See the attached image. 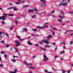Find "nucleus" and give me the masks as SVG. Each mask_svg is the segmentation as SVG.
<instances>
[{
	"label": "nucleus",
	"instance_id": "52",
	"mask_svg": "<svg viewBox=\"0 0 73 73\" xmlns=\"http://www.w3.org/2000/svg\"><path fill=\"white\" fill-rule=\"evenodd\" d=\"M70 70H68V73H70Z\"/></svg>",
	"mask_w": 73,
	"mask_h": 73
},
{
	"label": "nucleus",
	"instance_id": "17",
	"mask_svg": "<svg viewBox=\"0 0 73 73\" xmlns=\"http://www.w3.org/2000/svg\"><path fill=\"white\" fill-rule=\"evenodd\" d=\"M36 15H35L33 16H31L32 19H33V18H35V17H36Z\"/></svg>",
	"mask_w": 73,
	"mask_h": 73
},
{
	"label": "nucleus",
	"instance_id": "62",
	"mask_svg": "<svg viewBox=\"0 0 73 73\" xmlns=\"http://www.w3.org/2000/svg\"><path fill=\"white\" fill-rule=\"evenodd\" d=\"M70 36H72V35H73V33L70 34Z\"/></svg>",
	"mask_w": 73,
	"mask_h": 73
},
{
	"label": "nucleus",
	"instance_id": "39",
	"mask_svg": "<svg viewBox=\"0 0 73 73\" xmlns=\"http://www.w3.org/2000/svg\"><path fill=\"white\" fill-rule=\"evenodd\" d=\"M1 54H4V53H5V52L4 51H2L1 52Z\"/></svg>",
	"mask_w": 73,
	"mask_h": 73
},
{
	"label": "nucleus",
	"instance_id": "15",
	"mask_svg": "<svg viewBox=\"0 0 73 73\" xmlns=\"http://www.w3.org/2000/svg\"><path fill=\"white\" fill-rule=\"evenodd\" d=\"M58 17H59V18H60V19H61V20H63L64 19V18H63V17L62 16H58Z\"/></svg>",
	"mask_w": 73,
	"mask_h": 73
},
{
	"label": "nucleus",
	"instance_id": "46",
	"mask_svg": "<svg viewBox=\"0 0 73 73\" xmlns=\"http://www.w3.org/2000/svg\"><path fill=\"white\" fill-rule=\"evenodd\" d=\"M52 69L53 70H55V69H54L53 67H52Z\"/></svg>",
	"mask_w": 73,
	"mask_h": 73
},
{
	"label": "nucleus",
	"instance_id": "6",
	"mask_svg": "<svg viewBox=\"0 0 73 73\" xmlns=\"http://www.w3.org/2000/svg\"><path fill=\"white\" fill-rule=\"evenodd\" d=\"M2 34H4V32H0V36L1 37V39H2L3 38V36H2Z\"/></svg>",
	"mask_w": 73,
	"mask_h": 73
},
{
	"label": "nucleus",
	"instance_id": "43",
	"mask_svg": "<svg viewBox=\"0 0 73 73\" xmlns=\"http://www.w3.org/2000/svg\"><path fill=\"white\" fill-rule=\"evenodd\" d=\"M0 66L1 67H3L4 66V65H3V64L0 65Z\"/></svg>",
	"mask_w": 73,
	"mask_h": 73
},
{
	"label": "nucleus",
	"instance_id": "23",
	"mask_svg": "<svg viewBox=\"0 0 73 73\" xmlns=\"http://www.w3.org/2000/svg\"><path fill=\"white\" fill-rule=\"evenodd\" d=\"M34 10V11H38V10L37 9H36V8H35L34 9H33Z\"/></svg>",
	"mask_w": 73,
	"mask_h": 73
},
{
	"label": "nucleus",
	"instance_id": "49",
	"mask_svg": "<svg viewBox=\"0 0 73 73\" xmlns=\"http://www.w3.org/2000/svg\"><path fill=\"white\" fill-rule=\"evenodd\" d=\"M45 72H46V73H48V71L46 70H44Z\"/></svg>",
	"mask_w": 73,
	"mask_h": 73
},
{
	"label": "nucleus",
	"instance_id": "2",
	"mask_svg": "<svg viewBox=\"0 0 73 73\" xmlns=\"http://www.w3.org/2000/svg\"><path fill=\"white\" fill-rule=\"evenodd\" d=\"M13 9L14 11H17V9L15 7H10L9 8H7V10H9V9Z\"/></svg>",
	"mask_w": 73,
	"mask_h": 73
},
{
	"label": "nucleus",
	"instance_id": "33",
	"mask_svg": "<svg viewBox=\"0 0 73 73\" xmlns=\"http://www.w3.org/2000/svg\"><path fill=\"white\" fill-rule=\"evenodd\" d=\"M67 32H73V30H68L67 31Z\"/></svg>",
	"mask_w": 73,
	"mask_h": 73
},
{
	"label": "nucleus",
	"instance_id": "40",
	"mask_svg": "<svg viewBox=\"0 0 73 73\" xmlns=\"http://www.w3.org/2000/svg\"><path fill=\"white\" fill-rule=\"evenodd\" d=\"M13 27H14V26H12L11 28L10 29V30H13Z\"/></svg>",
	"mask_w": 73,
	"mask_h": 73
},
{
	"label": "nucleus",
	"instance_id": "27",
	"mask_svg": "<svg viewBox=\"0 0 73 73\" xmlns=\"http://www.w3.org/2000/svg\"><path fill=\"white\" fill-rule=\"evenodd\" d=\"M53 29L54 30H56V31H61V30H57V29H56V28H54Z\"/></svg>",
	"mask_w": 73,
	"mask_h": 73
},
{
	"label": "nucleus",
	"instance_id": "56",
	"mask_svg": "<svg viewBox=\"0 0 73 73\" xmlns=\"http://www.w3.org/2000/svg\"><path fill=\"white\" fill-rule=\"evenodd\" d=\"M3 17H0V20H1V19H3Z\"/></svg>",
	"mask_w": 73,
	"mask_h": 73
},
{
	"label": "nucleus",
	"instance_id": "28",
	"mask_svg": "<svg viewBox=\"0 0 73 73\" xmlns=\"http://www.w3.org/2000/svg\"><path fill=\"white\" fill-rule=\"evenodd\" d=\"M1 43V44H4V40H2V41H1L0 42Z\"/></svg>",
	"mask_w": 73,
	"mask_h": 73
},
{
	"label": "nucleus",
	"instance_id": "31",
	"mask_svg": "<svg viewBox=\"0 0 73 73\" xmlns=\"http://www.w3.org/2000/svg\"><path fill=\"white\" fill-rule=\"evenodd\" d=\"M45 43H46L47 44H49V42L48 41H46Z\"/></svg>",
	"mask_w": 73,
	"mask_h": 73
},
{
	"label": "nucleus",
	"instance_id": "20",
	"mask_svg": "<svg viewBox=\"0 0 73 73\" xmlns=\"http://www.w3.org/2000/svg\"><path fill=\"white\" fill-rule=\"evenodd\" d=\"M23 31H25V32H26V31H27V29L26 28H24L23 29Z\"/></svg>",
	"mask_w": 73,
	"mask_h": 73
},
{
	"label": "nucleus",
	"instance_id": "57",
	"mask_svg": "<svg viewBox=\"0 0 73 73\" xmlns=\"http://www.w3.org/2000/svg\"><path fill=\"white\" fill-rule=\"evenodd\" d=\"M10 73H15V72L13 71H11L10 72Z\"/></svg>",
	"mask_w": 73,
	"mask_h": 73
},
{
	"label": "nucleus",
	"instance_id": "22",
	"mask_svg": "<svg viewBox=\"0 0 73 73\" xmlns=\"http://www.w3.org/2000/svg\"><path fill=\"white\" fill-rule=\"evenodd\" d=\"M60 44H63V45H65V42H64L60 43Z\"/></svg>",
	"mask_w": 73,
	"mask_h": 73
},
{
	"label": "nucleus",
	"instance_id": "26",
	"mask_svg": "<svg viewBox=\"0 0 73 73\" xmlns=\"http://www.w3.org/2000/svg\"><path fill=\"white\" fill-rule=\"evenodd\" d=\"M19 40L21 41H23H23H24L25 40H24V39H21L20 38H19Z\"/></svg>",
	"mask_w": 73,
	"mask_h": 73
},
{
	"label": "nucleus",
	"instance_id": "24",
	"mask_svg": "<svg viewBox=\"0 0 73 73\" xmlns=\"http://www.w3.org/2000/svg\"><path fill=\"white\" fill-rule=\"evenodd\" d=\"M65 53V51H63L62 52H61L60 53V54H62V53Z\"/></svg>",
	"mask_w": 73,
	"mask_h": 73
},
{
	"label": "nucleus",
	"instance_id": "29",
	"mask_svg": "<svg viewBox=\"0 0 73 73\" xmlns=\"http://www.w3.org/2000/svg\"><path fill=\"white\" fill-rule=\"evenodd\" d=\"M7 55L6 54H4V57L5 58V59H6V58H7Z\"/></svg>",
	"mask_w": 73,
	"mask_h": 73
},
{
	"label": "nucleus",
	"instance_id": "35",
	"mask_svg": "<svg viewBox=\"0 0 73 73\" xmlns=\"http://www.w3.org/2000/svg\"><path fill=\"white\" fill-rule=\"evenodd\" d=\"M17 69H15V70H14V72H15V73H16V72H17Z\"/></svg>",
	"mask_w": 73,
	"mask_h": 73
},
{
	"label": "nucleus",
	"instance_id": "3",
	"mask_svg": "<svg viewBox=\"0 0 73 73\" xmlns=\"http://www.w3.org/2000/svg\"><path fill=\"white\" fill-rule=\"evenodd\" d=\"M44 59L43 60L46 62V61H47L49 59L48 58L46 57V56L45 55H44Z\"/></svg>",
	"mask_w": 73,
	"mask_h": 73
},
{
	"label": "nucleus",
	"instance_id": "63",
	"mask_svg": "<svg viewBox=\"0 0 73 73\" xmlns=\"http://www.w3.org/2000/svg\"><path fill=\"white\" fill-rule=\"evenodd\" d=\"M47 16H52V15H50V14H49L47 15Z\"/></svg>",
	"mask_w": 73,
	"mask_h": 73
},
{
	"label": "nucleus",
	"instance_id": "34",
	"mask_svg": "<svg viewBox=\"0 0 73 73\" xmlns=\"http://www.w3.org/2000/svg\"><path fill=\"white\" fill-rule=\"evenodd\" d=\"M8 16H11V17H12L13 16V14H9Z\"/></svg>",
	"mask_w": 73,
	"mask_h": 73
},
{
	"label": "nucleus",
	"instance_id": "54",
	"mask_svg": "<svg viewBox=\"0 0 73 73\" xmlns=\"http://www.w3.org/2000/svg\"><path fill=\"white\" fill-rule=\"evenodd\" d=\"M9 5L10 6H12V4L11 3H10Z\"/></svg>",
	"mask_w": 73,
	"mask_h": 73
},
{
	"label": "nucleus",
	"instance_id": "25",
	"mask_svg": "<svg viewBox=\"0 0 73 73\" xmlns=\"http://www.w3.org/2000/svg\"><path fill=\"white\" fill-rule=\"evenodd\" d=\"M11 61H12L13 62H16V60L15 59L11 60Z\"/></svg>",
	"mask_w": 73,
	"mask_h": 73
},
{
	"label": "nucleus",
	"instance_id": "60",
	"mask_svg": "<svg viewBox=\"0 0 73 73\" xmlns=\"http://www.w3.org/2000/svg\"><path fill=\"white\" fill-rule=\"evenodd\" d=\"M2 17H3V18H4V17H6L5 16H2Z\"/></svg>",
	"mask_w": 73,
	"mask_h": 73
},
{
	"label": "nucleus",
	"instance_id": "1",
	"mask_svg": "<svg viewBox=\"0 0 73 73\" xmlns=\"http://www.w3.org/2000/svg\"><path fill=\"white\" fill-rule=\"evenodd\" d=\"M19 41L17 40H16L14 42L15 44H17L15 45L16 47H18L19 46H20V45H21V43H20V42H19Z\"/></svg>",
	"mask_w": 73,
	"mask_h": 73
},
{
	"label": "nucleus",
	"instance_id": "44",
	"mask_svg": "<svg viewBox=\"0 0 73 73\" xmlns=\"http://www.w3.org/2000/svg\"><path fill=\"white\" fill-rule=\"evenodd\" d=\"M62 72L63 73H64L66 71H65L64 70H62Z\"/></svg>",
	"mask_w": 73,
	"mask_h": 73
},
{
	"label": "nucleus",
	"instance_id": "5",
	"mask_svg": "<svg viewBox=\"0 0 73 73\" xmlns=\"http://www.w3.org/2000/svg\"><path fill=\"white\" fill-rule=\"evenodd\" d=\"M24 64H26L27 65H29L30 66H32V63H29V64H28V63H26V62L25 61V60H24Z\"/></svg>",
	"mask_w": 73,
	"mask_h": 73
},
{
	"label": "nucleus",
	"instance_id": "38",
	"mask_svg": "<svg viewBox=\"0 0 73 73\" xmlns=\"http://www.w3.org/2000/svg\"><path fill=\"white\" fill-rule=\"evenodd\" d=\"M32 30L33 31H34V32H36V31H37V29H33Z\"/></svg>",
	"mask_w": 73,
	"mask_h": 73
},
{
	"label": "nucleus",
	"instance_id": "42",
	"mask_svg": "<svg viewBox=\"0 0 73 73\" xmlns=\"http://www.w3.org/2000/svg\"><path fill=\"white\" fill-rule=\"evenodd\" d=\"M73 42L72 41L70 42V45H72V44H73Z\"/></svg>",
	"mask_w": 73,
	"mask_h": 73
},
{
	"label": "nucleus",
	"instance_id": "7",
	"mask_svg": "<svg viewBox=\"0 0 73 73\" xmlns=\"http://www.w3.org/2000/svg\"><path fill=\"white\" fill-rule=\"evenodd\" d=\"M47 38H53V36H52L51 35H49L48 36H47Z\"/></svg>",
	"mask_w": 73,
	"mask_h": 73
},
{
	"label": "nucleus",
	"instance_id": "18",
	"mask_svg": "<svg viewBox=\"0 0 73 73\" xmlns=\"http://www.w3.org/2000/svg\"><path fill=\"white\" fill-rule=\"evenodd\" d=\"M61 14H62V15L63 16H64V15H65V14L64 13L63 11H62L61 12Z\"/></svg>",
	"mask_w": 73,
	"mask_h": 73
},
{
	"label": "nucleus",
	"instance_id": "9",
	"mask_svg": "<svg viewBox=\"0 0 73 73\" xmlns=\"http://www.w3.org/2000/svg\"><path fill=\"white\" fill-rule=\"evenodd\" d=\"M46 26L44 25V26L43 27H37V28H39L40 29H43L44 28H45V27H46Z\"/></svg>",
	"mask_w": 73,
	"mask_h": 73
},
{
	"label": "nucleus",
	"instance_id": "41",
	"mask_svg": "<svg viewBox=\"0 0 73 73\" xmlns=\"http://www.w3.org/2000/svg\"><path fill=\"white\" fill-rule=\"evenodd\" d=\"M58 21H59V22H62V21H61V20L60 19H58Z\"/></svg>",
	"mask_w": 73,
	"mask_h": 73
},
{
	"label": "nucleus",
	"instance_id": "45",
	"mask_svg": "<svg viewBox=\"0 0 73 73\" xmlns=\"http://www.w3.org/2000/svg\"><path fill=\"white\" fill-rule=\"evenodd\" d=\"M52 45H56V42L52 43Z\"/></svg>",
	"mask_w": 73,
	"mask_h": 73
},
{
	"label": "nucleus",
	"instance_id": "21",
	"mask_svg": "<svg viewBox=\"0 0 73 73\" xmlns=\"http://www.w3.org/2000/svg\"><path fill=\"white\" fill-rule=\"evenodd\" d=\"M15 4H21V2H16Z\"/></svg>",
	"mask_w": 73,
	"mask_h": 73
},
{
	"label": "nucleus",
	"instance_id": "30",
	"mask_svg": "<svg viewBox=\"0 0 73 73\" xmlns=\"http://www.w3.org/2000/svg\"><path fill=\"white\" fill-rule=\"evenodd\" d=\"M29 7V5H26L25 6H24V8H27V7Z\"/></svg>",
	"mask_w": 73,
	"mask_h": 73
},
{
	"label": "nucleus",
	"instance_id": "47",
	"mask_svg": "<svg viewBox=\"0 0 73 73\" xmlns=\"http://www.w3.org/2000/svg\"><path fill=\"white\" fill-rule=\"evenodd\" d=\"M2 24H5V22L4 21H2Z\"/></svg>",
	"mask_w": 73,
	"mask_h": 73
},
{
	"label": "nucleus",
	"instance_id": "8",
	"mask_svg": "<svg viewBox=\"0 0 73 73\" xmlns=\"http://www.w3.org/2000/svg\"><path fill=\"white\" fill-rule=\"evenodd\" d=\"M39 47L40 48V49L41 50H44V51H46V48H44L41 47V46H39Z\"/></svg>",
	"mask_w": 73,
	"mask_h": 73
},
{
	"label": "nucleus",
	"instance_id": "61",
	"mask_svg": "<svg viewBox=\"0 0 73 73\" xmlns=\"http://www.w3.org/2000/svg\"><path fill=\"white\" fill-rule=\"evenodd\" d=\"M55 11H53L51 12V13H54Z\"/></svg>",
	"mask_w": 73,
	"mask_h": 73
},
{
	"label": "nucleus",
	"instance_id": "32",
	"mask_svg": "<svg viewBox=\"0 0 73 73\" xmlns=\"http://www.w3.org/2000/svg\"><path fill=\"white\" fill-rule=\"evenodd\" d=\"M69 13L70 14H73V11H69Z\"/></svg>",
	"mask_w": 73,
	"mask_h": 73
},
{
	"label": "nucleus",
	"instance_id": "37",
	"mask_svg": "<svg viewBox=\"0 0 73 73\" xmlns=\"http://www.w3.org/2000/svg\"><path fill=\"white\" fill-rule=\"evenodd\" d=\"M6 36H7V37H8L9 38V35H8V34H5Z\"/></svg>",
	"mask_w": 73,
	"mask_h": 73
},
{
	"label": "nucleus",
	"instance_id": "16",
	"mask_svg": "<svg viewBox=\"0 0 73 73\" xmlns=\"http://www.w3.org/2000/svg\"><path fill=\"white\" fill-rule=\"evenodd\" d=\"M9 46H10L9 45V44H8L5 45L6 48H8Z\"/></svg>",
	"mask_w": 73,
	"mask_h": 73
},
{
	"label": "nucleus",
	"instance_id": "51",
	"mask_svg": "<svg viewBox=\"0 0 73 73\" xmlns=\"http://www.w3.org/2000/svg\"><path fill=\"white\" fill-rule=\"evenodd\" d=\"M15 57H17V58H18V56H13V58H15Z\"/></svg>",
	"mask_w": 73,
	"mask_h": 73
},
{
	"label": "nucleus",
	"instance_id": "48",
	"mask_svg": "<svg viewBox=\"0 0 73 73\" xmlns=\"http://www.w3.org/2000/svg\"><path fill=\"white\" fill-rule=\"evenodd\" d=\"M5 19H6V18H3L2 19V20H5Z\"/></svg>",
	"mask_w": 73,
	"mask_h": 73
},
{
	"label": "nucleus",
	"instance_id": "11",
	"mask_svg": "<svg viewBox=\"0 0 73 73\" xmlns=\"http://www.w3.org/2000/svg\"><path fill=\"white\" fill-rule=\"evenodd\" d=\"M41 5L42 7H44L46 5L44 3H41Z\"/></svg>",
	"mask_w": 73,
	"mask_h": 73
},
{
	"label": "nucleus",
	"instance_id": "14",
	"mask_svg": "<svg viewBox=\"0 0 73 73\" xmlns=\"http://www.w3.org/2000/svg\"><path fill=\"white\" fill-rule=\"evenodd\" d=\"M45 47H48V48H51L52 47V46L51 45H47V46H45Z\"/></svg>",
	"mask_w": 73,
	"mask_h": 73
},
{
	"label": "nucleus",
	"instance_id": "10",
	"mask_svg": "<svg viewBox=\"0 0 73 73\" xmlns=\"http://www.w3.org/2000/svg\"><path fill=\"white\" fill-rule=\"evenodd\" d=\"M30 69H35L36 68L35 67L33 66H30L29 67Z\"/></svg>",
	"mask_w": 73,
	"mask_h": 73
},
{
	"label": "nucleus",
	"instance_id": "19",
	"mask_svg": "<svg viewBox=\"0 0 73 73\" xmlns=\"http://www.w3.org/2000/svg\"><path fill=\"white\" fill-rule=\"evenodd\" d=\"M40 1L41 2H43V3H45L46 2V1L44 0H40Z\"/></svg>",
	"mask_w": 73,
	"mask_h": 73
},
{
	"label": "nucleus",
	"instance_id": "58",
	"mask_svg": "<svg viewBox=\"0 0 73 73\" xmlns=\"http://www.w3.org/2000/svg\"><path fill=\"white\" fill-rule=\"evenodd\" d=\"M45 42L46 41H44V40L42 41V42H43V43H44V42H45Z\"/></svg>",
	"mask_w": 73,
	"mask_h": 73
},
{
	"label": "nucleus",
	"instance_id": "64",
	"mask_svg": "<svg viewBox=\"0 0 73 73\" xmlns=\"http://www.w3.org/2000/svg\"><path fill=\"white\" fill-rule=\"evenodd\" d=\"M40 44H43V42H40Z\"/></svg>",
	"mask_w": 73,
	"mask_h": 73
},
{
	"label": "nucleus",
	"instance_id": "13",
	"mask_svg": "<svg viewBox=\"0 0 73 73\" xmlns=\"http://www.w3.org/2000/svg\"><path fill=\"white\" fill-rule=\"evenodd\" d=\"M27 42L29 45H32V44L30 42L28 41Z\"/></svg>",
	"mask_w": 73,
	"mask_h": 73
},
{
	"label": "nucleus",
	"instance_id": "36",
	"mask_svg": "<svg viewBox=\"0 0 73 73\" xmlns=\"http://www.w3.org/2000/svg\"><path fill=\"white\" fill-rule=\"evenodd\" d=\"M52 35L54 36V35H55V33H54V32H52Z\"/></svg>",
	"mask_w": 73,
	"mask_h": 73
},
{
	"label": "nucleus",
	"instance_id": "55",
	"mask_svg": "<svg viewBox=\"0 0 73 73\" xmlns=\"http://www.w3.org/2000/svg\"><path fill=\"white\" fill-rule=\"evenodd\" d=\"M15 24H16V25H17V21H15Z\"/></svg>",
	"mask_w": 73,
	"mask_h": 73
},
{
	"label": "nucleus",
	"instance_id": "50",
	"mask_svg": "<svg viewBox=\"0 0 73 73\" xmlns=\"http://www.w3.org/2000/svg\"><path fill=\"white\" fill-rule=\"evenodd\" d=\"M16 37H17L18 38H19V39L20 38V37H19V36H16Z\"/></svg>",
	"mask_w": 73,
	"mask_h": 73
},
{
	"label": "nucleus",
	"instance_id": "53",
	"mask_svg": "<svg viewBox=\"0 0 73 73\" xmlns=\"http://www.w3.org/2000/svg\"><path fill=\"white\" fill-rule=\"evenodd\" d=\"M15 49H16V52H18V50H17V48H15Z\"/></svg>",
	"mask_w": 73,
	"mask_h": 73
},
{
	"label": "nucleus",
	"instance_id": "59",
	"mask_svg": "<svg viewBox=\"0 0 73 73\" xmlns=\"http://www.w3.org/2000/svg\"><path fill=\"white\" fill-rule=\"evenodd\" d=\"M58 56H55V58L56 59L57 58V57H58Z\"/></svg>",
	"mask_w": 73,
	"mask_h": 73
},
{
	"label": "nucleus",
	"instance_id": "4",
	"mask_svg": "<svg viewBox=\"0 0 73 73\" xmlns=\"http://www.w3.org/2000/svg\"><path fill=\"white\" fill-rule=\"evenodd\" d=\"M68 5V3H61L59 6L60 7V6H66Z\"/></svg>",
	"mask_w": 73,
	"mask_h": 73
},
{
	"label": "nucleus",
	"instance_id": "12",
	"mask_svg": "<svg viewBox=\"0 0 73 73\" xmlns=\"http://www.w3.org/2000/svg\"><path fill=\"white\" fill-rule=\"evenodd\" d=\"M29 12L31 13V12H34L33 9H32V10H29Z\"/></svg>",
	"mask_w": 73,
	"mask_h": 73
}]
</instances>
